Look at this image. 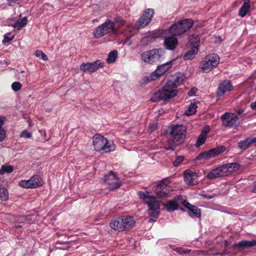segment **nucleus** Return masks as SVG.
<instances>
[{"instance_id":"nucleus-17","label":"nucleus","mask_w":256,"mask_h":256,"mask_svg":"<svg viewBox=\"0 0 256 256\" xmlns=\"http://www.w3.org/2000/svg\"><path fill=\"white\" fill-rule=\"evenodd\" d=\"M184 78L185 76L184 74L176 73L171 76L167 82L176 88L182 84Z\"/></svg>"},{"instance_id":"nucleus-6","label":"nucleus","mask_w":256,"mask_h":256,"mask_svg":"<svg viewBox=\"0 0 256 256\" xmlns=\"http://www.w3.org/2000/svg\"><path fill=\"white\" fill-rule=\"evenodd\" d=\"M220 58L217 54H212L206 56L202 61L200 68L203 72H208L217 66Z\"/></svg>"},{"instance_id":"nucleus-43","label":"nucleus","mask_w":256,"mask_h":256,"mask_svg":"<svg viewBox=\"0 0 256 256\" xmlns=\"http://www.w3.org/2000/svg\"><path fill=\"white\" fill-rule=\"evenodd\" d=\"M236 115L239 118V120L242 118L245 114H244V110L242 109L238 110L236 111Z\"/></svg>"},{"instance_id":"nucleus-36","label":"nucleus","mask_w":256,"mask_h":256,"mask_svg":"<svg viewBox=\"0 0 256 256\" xmlns=\"http://www.w3.org/2000/svg\"><path fill=\"white\" fill-rule=\"evenodd\" d=\"M14 38V35L12 34L11 33L8 32L4 35V38L2 40V43H6L12 40Z\"/></svg>"},{"instance_id":"nucleus-34","label":"nucleus","mask_w":256,"mask_h":256,"mask_svg":"<svg viewBox=\"0 0 256 256\" xmlns=\"http://www.w3.org/2000/svg\"><path fill=\"white\" fill-rule=\"evenodd\" d=\"M197 108L198 106L195 103H191L188 109L186 111L185 114L187 116H190L194 114L196 112Z\"/></svg>"},{"instance_id":"nucleus-2","label":"nucleus","mask_w":256,"mask_h":256,"mask_svg":"<svg viewBox=\"0 0 256 256\" xmlns=\"http://www.w3.org/2000/svg\"><path fill=\"white\" fill-rule=\"evenodd\" d=\"M138 195L148 205V212L151 217L148 222H154L159 214L160 204L158 201L156 200L154 196L149 195L148 192H139Z\"/></svg>"},{"instance_id":"nucleus-4","label":"nucleus","mask_w":256,"mask_h":256,"mask_svg":"<svg viewBox=\"0 0 256 256\" xmlns=\"http://www.w3.org/2000/svg\"><path fill=\"white\" fill-rule=\"evenodd\" d=\"M93 144L94 149L100 153L114 151L116 148L113 142L108 141L106 138L100 134L94 136Z\"/></svg>"},{"instance_id":"nucleus-14","label":"nucleus","mask_w":256,"mask_h":256,"mask_svg":"<svg viewBox=\"0 0 256 256\" xmlns=\"http://www.w3.org/2000/svg\"><path fill=\"white\" fill-rule=\"evenodd\" d=\"M226 150V148L224 146H218L212 148L208 151L200 153L196 159L198 160H209L215 156L222 153Z\"/></svg>"},{"instance_id":"nucleus-42","label":"nucleus","mask_w":256,"mask_h":256,"mask_svg":"<svg viewBox=\"0 0 256 256\" xmlns=\"http://www.w3.org/2000/svg\"><path fill=\"white\" fill-rule=\"evenodd\" d=\"M116 22L118 24L119 26H123L125 23L124 21L120 17L116 18Z\"/></svg>"},{"instance_id":"nucleus-56","label":"nucleus","mask_w":256,"mask_h":256,"mask_svg":"<svg viewBox=\"0 0 256 256\" xmlns=\"http://www.w3.org/2000/svg\"><path fill=\"white\" fill-rule=\"evenodd\" d=\"M218 39H219L220 41L221 42V40H220V37H218Z\"/></svg>"},{"instance_id":"nucleus-47","label":"nucleus","mask_w":256,"mask_h":256,"mask_svg":"<svg viewBox=\"0 0 256 256\" xmlns=\"http://www.w3.org/2000/svg\"><path fill=\"white\" fill-rule=\"evenodd\" d=\"M210 132V128L208 126L205 127L202 132V134L206 136Z\"/></svg>"},{"instance_id":"nucleus-54","label":"nucleus","mask_w":256,"mask_h":256,"mask_svg":"<svg viewBox=\"0 0 256 256\" xmlns=\"http://www.w3.org/2000/svg\"><path fill=\"white\" fill-rule=\"evenodd\" d=\"M20 227H21V226H20V225H18V226H16V228H20Z\"/></svg>"},{"instance_id":"nucleus-52","label":"nucleus","mask_w":256,"mask_h":256,"mask_svg":"<svg viewBox=\"0 0 256 256\" xmlns=\"http://www.w3.org/2000/svg\"><path fill=\"white\" fill-rule=\"evenodd\" d=\"M42 51H41V50H36V52H35V55H36V56H37V57L40 56L41 55V54H42Z\"/></svg>"},{"instance_id":"nucleus-46","label":"nucleus","mask_w":256,"mask_h":256,"mask_svg":"<svg viewBox=\"0 0 256 256\" xmlns=\"http://www.w3.org/2000/svg\"><path fill=\"white\" fill-rule=\"evenodd\" d=\"M196 88H192L188 92V95L190 96L196 95Z\"/></svg>"},{"instance_id":"nucleus-22","label":"nucleus","mask_w":256,"mask_h":256,"mask_svg":"<svg viewBox=\"0 0 256 256\" xmlns=\"http://www.w3.org/2000/svg\"><path fill=\"white\" fill-rule=\"evenodd\" d=\"M164 44L167 49L173 50L178 44V40L174 36L166 37L164 40Z\"/></svg>"},{"instance_id":"nucleus-15","label":"nucleus","mask_w":256,"mask_h":256,"mask_svg":"<svg viewBox=\"0 0 256 256\" xmlns=\"http://www.w3.org/2000/svg\"><path fill=\"white\" fill-rule=\"evenodd\" d=\"M104 182L108 185V188L110 190L117 189L120 186V180L112 172L105 175Z\"/></svg>"},{"instance_id":"nucleus-27","label":"nucleus","mask_w":256,"mask_h":256,"mask_svg":"<svg viewBox=\"0 0 256 256\" xmlns=\"http://www.w3.org/2000/svg\"><path fill=\"white\" fill-rule=\"evenodd\" d=\"M198 51L196 46L192 48L186 54L184 57L186 60H190L193 58Z\"/></svg>"},{"instance_id":"nucleus-25","label":"nucleus","mask_w":256,"mask_h":256,"mask_svg":"<svg viewBox=\"0 0 256 256\" xmlns=\"http://www.w3.org/2000/svg\"><path fill=\"white\" fill-rule=\"evenodd\" d=\"M124 221V230L132 228L135 225V220L132 216H122Z\"/></svg>"},{"instance_id":"nucleus-3","label":"nucleus","mask_w":256,"mask_h":256,"mask_svg":"<svg viewBox=\"0 0 256 256\" xmlns=\"http://www.w3.org/2000/svg\"><path fill=\"white\" fill-rule=\"evenodd\" d=\"M240 168V166L238 163H228L212 170L208 174L206 178L208 179L212 180L218 177L228 176L237 171Z\"/></svg>"},{"instance_id":"nucleus-23","label":"nucleus","mask_w":256,"mask_h":256,"mask_svg":"<svg viewBox=\"0 0 256 256\" xmlns=\"http://www.w3.org/2000/svg\"><path fill=\"white\" fill-rule=\"evenodd\" d=\"M124 221L122 217L118 218L110 223L111 228L118 231L124 230Z\"/></svg>"},{"instance_id":"nucleus-53","label":"nucleus","mask_w":256,"mask_h":256,"mask_svg":"<svg viewBox=\"0 0 256 256\" xmlns=\"http://www.w3.org/2000/svg\"><path fill=\"white\" fill-rule=\"evenodd\" d=\"M252 192L256 193V184L253 186Z\"/></svg>"},{"instance_id":"nucleus-18","label":"nucleus","mask_w":256,"mask_h":256,"mask_svg":"<svg viewBox=\"0 0 256 256\" xmlns=\"http://www.w3.org/2000/svg\"><path fill=\"white\" fill-rule=\"evenodd\" d=\"M233 88L230 81L226 80L222 82L217 90V96H221L226 92L232 90Z\"/></svg>"},{"instance_id":"nucleus-44","label":"nucleus","mask_w":256,"mask_h":256,"mask_svg":"<svg viewBox=\"0 0 256 256\" xmlns=\"http://www.w3.org/2000/svg\"><path fill=\"white\" fill-rule=\"evenodd\" d=\"M176 251L177 252H178V253L182 254H188L190 251V250H188V249L184 250L182 248H176Z\"/></svg>"},{"instance_id":"nucleus-10","label":"nucleus","mask_w":256,"mask_h":256,"mask_svg":"<svg viewBox=\"0 0 256 256\" xmlns=\"http://www.w3.org/2000/svg\"><path fill=\"white\" fill-rule=\"evenodd\" d=\"M174 61V60H172L159 66L156 70L150 74L149 78L146 77L144 78V80L148 82L157 80L172 67Z\"/></svg>"},{"instance_id":"nucleus-51","label":"nucleus","mask_w":256,"mask_h":256,"mask_svg":"<svg viewBox=\"0 0 256 256\" xmlns=\"http://www.w3.org/2000/svg\"><path fill=\"white\" fill-rule=\"evenodd\" d=\"M40 56H42V58L44 60H48V56L46 54H45L43 52H42Z\"/></svg>"},{"instance_id":"nucleus-39","label":"nucleus","mask_w":256,"mask_h":256,"mask_svg":"<svg viewBox=\"0 0 256 256\" xmlns=\"http://www.w3.org/2000/svg\"><path fill=\"white\" fill-rule=\"evenodd\" d=\"M27 22H28L27 18L24 17L22 20H18L16 22V24L20 27H23L26 24Z\"/></svg>"},{"instance_id":"nucleus-13","label":"nucleus","mask_w":256,"mask_h":256,"mask_svg":"<svg viewBox=\"0 0 256 256\" xmlns=\"http://www.w3.org/2000/svg\"><path fill=\"white\" fill-rule=\"evenodd\" d=\"M154 14V10L152 9H146L136 23L135 27L140 29L147 26L151 21Z\"/></svg>"},{"instance_id":"nucleus-26","label":"nucleus","mask_w":256,"mask_h":256,"mask_svg":"<svg viewBox=\"0 0 256 256\" xmlns=\"http://www.w3.org/2000/svg\"><path fill=\"white\" fill-rule=\"evenodd\" d=\"M5 121V118L0 116V142H3L6 138V132L2 128Z\"/></svg>"},{"instance_id":"nucleus-48","label":"nucleus","mask_w":256,"mask_h":256,"mask_svg":"<svg viewBox=\"0 0 256 256\" xmlns=\"http://www.w3.org/2000/svg\"><path fill=\"white\" fill-rule=\"evenodd\" d=\"M8 4L12 6L14 4H18V0H8Z\"/></svg>"},{"instance_id":"nucleus-20","label":"nucleus","mask_w":256,"mask_h":256,"mask_svg":"<svg viewBox=\"0 0 256 256\" xmlns=\"http://www.w3.org/2000/svg\"><path fill=\"white\" fill-rule=\"evenodd\" d=\"M197 177V174L190 170H186L184 173V181L190 185H194L196 183L195 180Z\"/></svg>"},{"instance_id":"nucleus-35","label":"nucleus","mask_w":256,"mask_h":256,"mask_svg":"<svg viewBox=\"0 0 256 256\" xmlns=\"http://www.w3.org/2000/svg\"><path fill=\"white\" fill-rule=\"evenodd\" d=\"M13 170V168L11 166H2L0 169V174H2L5 172L10 173Z\"/></svg>"},{"instance_id":"nucleus-45","label":"nucleus","mask_w":256,"mask_h":256,"mask_svg":"<svg viewBox=\"0 0 256 256\" xmlns=\"http://www.w3.org/2000/svg\"><path fill=\"white\" fill-rule=\"evenodd\" d=\"M157 128V124H152L149 126V131L152 132Z\"/></svg>"},{"instance_id":"nucleus-19","label":"nucleus","mask_w":256,"mask_h":256,"mask_svg":"<svg viewBox=\"0 0 256 256\" xmlns=\"http://www.w3.org/2000/svg\"><path fill=\"white\" fill-rule=\"evenodd\" d=\"M181 202L190 210L189 214L191 216H194L196 218H200V216L201 212L198 207L192 205L186 200H184Z\"/></svg>"},{"instance_id":"nucleus-30","label":"nucleus","mask_w":256,"mask_h":256,"mask_svg":"<svg viewBox=\"0 0 256 256\" xmlns=\"http://www.w3.org/2000/svg\"><path fill=\"white\" fill-rule=\"evenodd\" d=\"M250 8V6L248 2H244L243 6L240 8L239 11V15L242 16H244L248 13Z\"/></svg>"},{"instance_id":"nucleus-40","label":"nucleus","mask_w":256,"mask_h":256,"mask_svg":"<svg viewBox=\"0 0 256 256\" xmlns=\"http://www.w3.org/2000/svg\"><path fill=\"white\" fill-rule=\"evenodd\" d=\"M184 157L182 156H178L174 162L173 164L175 166H178L184 160Z\"/></svg>"},{"instance_id":"nucleus-32","label":"nucleus","mask_w":256,"mask_h":256,"mask_svg":"<svg viewBox=\"0 0 256 256\" xmlns=\"http://www.w3.org/2000/svg\"><path fill=\"white\" fill-rule=\"evenodd\" d=\"M118 56V52L116 50H113L110 52L107 58L106 61L108 63L111 64L114 62Z\"/></svg>"},{"instance_id":"nucleus-8","label":"nucleus","mask_w":256,"mask_h":256,"mask_svg":"<svg viewBox=\"0 0 256 256\" xmlns=\"http://www.w3.org/2000/svg\"><path fill=\"white\" fill-rule=\"evenodd\" d=\"M192 25V20H184L172 26L169 30L173 36H180L189 30Z\"/></svg>"},{"instance_id":"nucleus-24","label":"nucleus","mask_w":256,"mask_h":256,"mask_svg":"<svg viewBox=\"0 0 256 256\" xmlns=\"http://www.w3.org/2000/svg\"><path fill=\"white\" fill-rule=\"evenodd\" d=\"M179 198H176L168 202L165 204V208L168 212L174 211L178 209Z\"/></svg>"},{"instance_id":"nucleus-9","label":"nucleus","mask_w":256,"mask_h":256,"mask_svg":"<svg viewBox=\"0 0 256 256\" xmlns=\"http://www.w3.org/2000/svg\"><path fill=\"white\" fill-rule=\"evenodd\" d=\"M116 30L115 24L111 20H108L104 24L96 28L93 32L95 38H100Z\"/></svg>"},{"instance_id":"nucleus-28","label":"nucleus","mask_w":256,"mask_h":256,"mask_svg":"<svg viewBox=\"0 0 256 256\" xmlns=\"http://www.w3.org/2000/svg\"><path fill=\"white\" fill-rule=\"evenodd\" d=\"M250 140L251 139L250 138H248L244 140L240 141L238 142V147L240 149L244 150H246L252 144Z\"/></svg>"},{"instance_id":"nucleus-41","label":"nucleus","mask_w":256,"mask_h":256,"mask_svg":"<svg viewBox=\"0 0 256 256\" xmlns=\"http://www.w3.org/2000/svg\"><path fill=\"white\" fill-rule=\"evenodd\" d=\"M20 136L22 138H30L32 137V134L28 132L26 130H23Z\"/></svg>"},{"instance_id":"nucleus-37","label":"nucleus","mask_w":256,"mask_h":256,"mask_svg":"<svg viewBox=\"0 0 256 256\" xmlns=\"http://www.w3.org/2000/svg\"><path fill=\"white\" fill-rule=\"evenodd\" d=\"M206 136H204L203 134H200V135L198 138L196 142V147H199L202 144H204L206 141Z\"/></svg>"},{"instance_id":"nucleus-5","label":"nucleus","mask_w":256,"mask_h":256,"mask_svg":"<svg viewBox=\"0 0 256 256\" xmlns=\"http://www.w3.org/2000/svg\"><path fill=\"white\" fill-rule=\"evenodd\" d=\"M176 94V90L167 82L161 90L155 92L150 100L153 102H158L172 98Z\"/></svg>"},{"instance_id":"nucleus-33","label":"nucleus","mask_w":256,"mask_h":256,"mask_svg":"<svg viewBox=\"0 0 256 256\" xmlns=\"http://www.w3.org/2000/svg\"><path fill=\"white\" fill-rule=\"evenodd\" d=\"M8 198V190L4 187L0 186V199L2 200H6Z\"/></svg>"},{"instance_id":"nucleus-31","label":"nucleus","mask_w":256,"mask_h":256,"mask_svg":"<svg viewBox=\"0 0 256 256\" xmlns=\"http://www.w3.org/2000/svg\"><path fill=\"white\" fill-rule=\"evenodd\" d=\"M190 42L192 46H196L198 48L200 42V38L198 35L192 34L190 38Z\"/></svg>"},{"instance_id":"nucleus-1","label":"nucleus","mask_w":256,"mask_h":256,"mask_svg":"<svg viewBox=\"0 0 256 256\" xmlns=\"http://www.w3.org/2000/svg\"><path fill=\"white\" fill-rule=\"evenodd\" d=\"M186 128L184 125L172 126L166 149L173 150L176 146L182 144L186 138Z\"/></svg>"},{"instance_id":"nucleus-16","label":"nucleus","mask_w":256,"mask_h":256,"mask_svg":"<svg viewBox=\"0 0 256 256\" xmlns=\"http://www.w3.org/2000/svg\"><path fill=\"white\" fill-rule=\"evenodd\" d=\"M104 66V62L100 60H97L93 62L83 63L80 66V70L84 72H92L100 68H102Z\"/></svg>"},{"instance_id":"nucleus-12","label":"nucleus","mask_w":256,"mask_h":256,"mask_svg":"<svg viewBox=\"0 0 256 256\" xmlns=\"http://www.w3.org/2000/svg\"><path fill=\"white\" fill-rule=\"evenodd\" d=\"M222 124L226 126L236 128L239 126V118L234 113L225 112L221 118Z\"/></svg>"},{"instance_id":"nucleus-38","label":"nucleus","mask_w":256,"mask_h":256,"mask_svg":"<svg viewBox=\"0 0 256 256\" xmlns=\"http://www.w3.org/2000/svg\"><path fill=\"white\" fill-rule=\"evenodd\" d=\"M22 84L20 82H15L12 84V88L14 92L20 90L22 88Z\"/></svg>"},{"instance_id":"nucleus-29","label":"nucleus","mask_w":256,"mask_h":256,"mask_svg":"<svg viewBox=\"0 0 256 256\" xmlns=\"http://www.w3.org/2000/svg\"><path fill=\"white\" fill-rule=\"evenodd\" d=\"M238 246L242 248L252 247L256 246V240H242L238 243Z\"/></svg>"},{"instance_id":"nucleus-49","label":"nucleus","mask_w":256,"mask_h":256,"mask_svg":"<svg viewBox=\"0 0 256 256\" xmlns=\"http://www.w3.org/2000/svg\"><path fill=\"white\" fill-rule=\"evenodd\" d=\"M250 106L252 110H256V101L251 103Z\"/></svg>"},{"instance_id":"nucleus-7","label":"nucleus","mask_w":256,"mask_h":256,"mask_svg":"<svg viewBox=\"0 0 256 256\" xmlns=\"http://www.w3.org/2000/svg\"><path fill=\"white\" fill-rule=\"evenodd\" d=\"M164 50L162 48L154 49L144 52L141 58L145 62L153 64L160 60L164 56Z\"/></svg>"},{"instance_id":"nucleus-55","label":"nucleus","mask_w":256,"mask_h":256,"mask_svg":"<svg viewBox=\"0 0 256 256\" xmlns=\"http://www.w3.org/2000/svg\"><path fill=\"white\" fill-rule=\"evenodd\" d=\"M97 21H98V20H96V19H94V20H93V22H97Z\"/></svg>"},{"instance_id":"nucleus-11","label":"nucleus","mask_w":256,"mask_h":256,"mask_svg":"<svg viewBox=\"0 0 256 256\" xmlns=\"http://www.w3.org/2000/svg\"><path fill=\"white\" fill-rule=\"evenodd\" d=\"M43 184L42 178L38 175H34L29 180L20 181L19 185L25 188H35Z\"/></svg>"},{"instance_id":"nucleus-50","label":"nucleus","mask_w":256,"mask_h":256,"mask_svg":"<svg viewBox=\"0 0 256 256\" xmlns=\"http://www.w3.org/2000/svg\"><path fill=\"white\" fill-rule=\"evenodd\" d=\"M250 138L251 139V142H252V144H254V146H256V137H252V138Z\"/></svg>"},{"instance_id":"nucleus-21","label":"nucleus","mask_w":256,"mask_h":256,"mask_svg":"<svg viewBox=\"0 0 256 256\" xmlns=\"http://www.w3.org/2000/svg\"><path fill=\"white\" fill-rule=\"evenodd\" d=\"M169 192L168 186L164 184H158L155 190V193L159 198H162L166 196Z\"/></svg>"}]
</instances>
